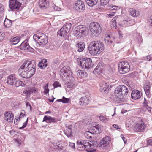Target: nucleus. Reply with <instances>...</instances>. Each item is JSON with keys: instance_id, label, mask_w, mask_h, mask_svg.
<instances>
[{"instance_id": "1", "label": "nucleus", "mask_w": 152, "mask_h": 152, "mask_svg": "<svg viewBox=\"0 0 152 152\" xmlns=\"http://www.w3.org/2000/svg\"><path fill=\"white\" fill-rule=\"evenodd\" d=\"M60 74L61 77L63 81L69 80L68 82V86L69 87H72L75 86V81L72 75V72L70 68L68 66L63 67L60 70Z\"/></svg>"}, {"instance_id": "2", "label": "nucleus", "mask_w": 152, "mask_h": 152, "mask_svg": "<svg viewBox=\"0 0 152 152\" xmlns=\"http://www.w3.org/2000/svg\"><path fill=\"white\" fill-rule=\"evenodd\" d=\"M88 50L92 55L100 54L104 49L103 44L99 41H93L88 45Z\"/></svg>"}, {"instance_id": "3", "label": "nucleus", "mask_w": 152, "mask_h": 152, "mask_svg": "<svg viewBox=\"0 0 152 152\" xmlns=\"http://www.w3.org/2000/svg\"><path fill=\"white\" fill-rule=\"evenodd\" d=\"M128 91V88L124 86L120 85L117 86L114 91V98L115 101L119 103L121 102L123 97L127 95Z\"/></svg>"}, {"instance_id": "4", "label": "nucleus", "mask_w": 152, "mask_h": 152, "mask_svg": "<svg viewBox=\"0 0 152 152\" xmlns=\"http://www.w3.org/2000/svg\"><path fill=\"white\" fill-rule=\"evenodd\" d=\"M36 63L34 61L27 60L24 62L20 68L27 71L28 74L32 76L36 71Z\"/></svg>"}, {"instance_id": "5", "label": "nucleus", "mask_w": 152, "mask_h": 152, "mask_svg": "<svg viewBox=\"0 0 152 152\" xmlns=\"http://www.w3.org/2000/svg\"><path fill=\"white\" fill-rule=\"evenodd\" d=\"M33 38L35 41L40 45H45L48 42L47 36L44 34H34Z\"/></svg>"}, {"instance_id": "6", "label": "nucleus", "mask_w": 152, "mask_h": 152, "mask_svg": "<svg viewBox=\"0 0 152 152\" xmlns=\"http://www.w3.org/2000/svg\"><path fill=\"white\" fill-rule=\"evenodd\" d=\"M71 26L72 24L71 23H66L58 31L57 35H59L63 37H65L67 36L68 33L69 32Z\"/></svg>"}, {"instance_id": "7", "label": "nucleus", "mask_w": 152, "mask_h": 152, "mask_svg": "<svg viewBox=\"0 0 152 152\" xmlns=\"http://www.w3.org/2000/svg\"><path fill=\"white\" fill-rule=\"evenodd\" d=\"M80 64V66L83 69H89L93 66L92 60L89 58H84L81 59Z\"/></svg>"}, {"instance_id": "8", "label": "nucleus", "mask_w": 152, "mask_h": 152, "mask_svg": "<svg viewBox=\"0 0 152 152\" xmlns=\"http://www.w3.org/2000/svg\"><path fill=\"white\" fill-rule=\"evenodd\" d=\"M86 32V28L83 25H80L75 28L74 34L77 38H79L84 35Z\"/></svg>"}, {"instance_id": "9", "label": "nucleus", "mask_w": 152, "mask_h": 152, "mask_svg": "<svg viewBox=\"0 0 152 152\" xmlns=\"http://www.w3.org/2000/svg\"><path fill=\"white\" fill-rule=\"evenodd\" d=\"M90 28L91 31L93 34H99L101 31V27L99 24L96 22H93L91 23Z\"/></svg>"}, {"instance_id": "10", "label": "nucleus", "mask_w": 152, "mask_h": 152, "mask_svg": "<svg viewBox=\"0 0 152 152\" xmlns=\"http://www.w3.org/2000/svg\"><path fill=\"white\" fill-rule=\"evenodd\" d=\"M21 4L17 0H10L9 1V7L12 11L19 10Z\"/></svg>"}, {"instance_id": "11", "label": "nucleus", "mask_w": 152, "mask_h": 152, "mask_svg": "<svg viewBox=\"0 0 152 152\" xmlns=\"http://www.w3.org/2000/svg\"><path fill=\"white\" fill-rule=\"evenodd\" d=\"M146 125L142 120L137 122L134 127V130L137 132H142L144 130Z\"/></svg>"}, {"instance_id": "12", "label": "nucleus", "mask_w": 152, "mask_h": 152, "mask_svg": "<svg viewBox=\"0 0 152 152\" xmlns=\"http://www.w3.org/2000/svg\"><path fill=\"white\" fill-rule=\"evenodd\" d=\"M100 86V91L104 93H107L109 89L111 88V86H110L109 84L105 82H103L101 83Z\"/></svg>"}, {"instance_id": "13", "label": "nucleus", "mask_w": 152, "mask_h": 152, "mask_svg": "<svg viewBox=\"0 0 152 152\" xmlns=\"http://www.w3.org/2000/svg\"><path fill=\"white\" fill-rule=\"evenodd\" d=\"M94 143L93 145L91 144L87 140H83L82 143H83L85 149L88 152H91L92 151L91 149L94 147V144L96 143V141H93Z\"/></svg>"}, {"instance_id": "14", "label": "nucleus", "mask_w": 152, "mask_h": 152, "mask_svg": "<svg viewBox=\"0 0 152 152\" xmlns=\"http://www.w3.org/2000/svg\"><path fill=\"white\" fill-rule=\"evenodd\" d=\"M18 72L19 75L23 78H28L32 77L28 74L27 71L24 69H21L20 68L18 69Z\"/></svg>"}, {"instance_id": "15", "label": "nucleus", "mask_w": 152, "mask_h": 152, "mask_svg": "<svg viewBox=\"0 0 152 152\" xmlns=\"http://www.w3.org/2000/svg\"><path fill=\"white\" fill-rule=\"evenodd\" d=\"M20 47L21 50L29 52H31L32 50V48L30 47L28 45V41L27 40H25L23 42Z\"/></svg>"}, {"instance_id": "16", "label": "nucleus", "mask_w": 152, "mask_h": 152, "mask_svg": "<svg viewBox=\"0 0 152 152\" xmlns=\"http://www.w3.org/2000/svg\"><path fill=\"white\" fill-rule=\"evenodd\" d=\"M14 118V115L11 112H6L4 114V118L8 122H12Z\"/></svg>"}, {"instance_id": "17", "label": "nucleus", "mask_w": 152, "mask_h": 152, "mask_svg": "<svg viewBox=\"0 0 152 152\" xmlns=\"http://www.w3.org/2000/svg\"><path fill=\"white\" fill-rule=\"evenodd\" d=\"M75 8L76 10H84L85 7L84 3L83 1L81 0L77 1L75 4Z\"/></svg>"}, {"instance_id": "18", "label": "nucleus", "mask_w": 152, "mask_h": 152, "mask_svg": "<svg viewBox=\"0 0 152 152\" xmlns=\"http://www.w3.org/2000/svg\"><path fill=\"white\" fill-rule=\"evenodd\" d=\"M104 64V63L102 62H99L94 69L93 71L94 73L96 75L97 74H100L101 73Z\"/></svg>"}, {"instance_id": "19", "label": "nucleus", "mask_w": 152, "mask_h": 152, "mask_svg": "<svg viewBox=\"0 0 152 152\" xmlns=\"http://www.w3.org/2000/svg\"><path fill=\"white\" fill-rule=\"evenodd\" d=\"M17 79L15 75L12 74L8 77L7 82L8 84L11 85H13L15 84Z\"/></svg>"}, {"instance_id": "20", "label": "nucleus", "mask_w": 152, "mask_h": 152, "mask_svg": "<svg viewBox=\"0 0 152 152\" xmlns=\"http://www.w3.org/2000/svg\"><path fill=\"white\" fill-rule=\"evenodd\" d=\"M142 94L141 92L138 90H134L131 93L132 98L134 99H137L141 97Z\"/></svg>"}, {"instance_id": "21", "label": "nucleus", "mask_w": 152, "mask_h": 152, "mask_svg": "<svg viewBox=\"0 0 152 152\" xmlns=\"http://www.w3.org/2000/svg\"><path fill=\"white\" fill-rule=\"evenodd\" d=\"M57 119L52 117L50 116L45 115L44 116L42 122H45L47 123H56L57 122Z\"/></svg>"}, {"instance_id": "22", "label": "nucleus", "mask_w": 152, "mask_h": 152, "mask_svg": "<svg viewBox=\"0 0 152 152\" xmlns=\"http://www.w3.org/2000/svg\"><path fill=\"white\" fill-rule=\"evenodd\" d=\"M91 131L92 133L97 134L101 132L102 130L99 125L98 124H96L95 126H94L91 127Z\"/></svg>"}, {"instance_id": "23", "label": "nucleus", "mask_w": 152, "mask_h": 152, "mask_svg": "<svg viewBox=\"0 0 152 152\" xmlns=\"http://www.w3.org/2000/svg\"><path fill=\"white\" fill-rule=\"evenodd\" d=\"M39 6L42 9H45L48 6L49 3L47 0H39Z\"/></svg>"}, {"instance_id": "24", "label": "nucleus", "mask_w": 152, "mask_h": 152, "mask_svg": "<svg viewBox=\"0 0 152 152\" xmlns=\"http://www.w3.org/2000/svg\"><path fill=\"white\" fill-rule=\"evenodd\" d=\"M76 46L78 52H82L85 48V44L83 42H80L76 44Z\"/></svg>"}, {"instance_id": "25", "label": "nucleus", "mask_w": 152, "mask_h": 152, "mask_svg": "<svg viewBox=\"0 0 152 152\" xmlns=\"http://www.w3.org/2000/svg\"><path fill=\"white\" fill-rule=\"evenodd\" d=\"M130 15L133 17H137L140 15L139 11L133 8H130L129 10Z\"/></svg>"}, {"instance_id": "26", "label": "nucleus", "mask_w": 152, "mask_h": 152, "mask_svg": "<svg viewBox=\"0 0 152 152\" xmlns=\"http://www.w3.org/2000/svg\"><path fill=\"white\" fill-rule=\"evenodd\" d=\"M88 99L86 97H82L79 99V104L81 105H86L88 103Z\"/></svg>"}, {"instance_id": "27", "label": "nucleus", "mask_w": 152, "mask_h": 152, "mask_svg": "<svg viewBox=\"0 0 152 152\" xmlns=\"http://www.w3.org/2000/svg\"><path fill=\"white\" fill-rule=\"evenodd\" d=\"M65 134L67 137L72 136V126L69 125L68 127H66V129L64 131Z\"/></svg>"}, {"instance_id": "28", "label": "nucleus", "mask_w": 152, "mask_h": 152, "mask_svg": "<svg viewBox=\"0 0 152 152\" xmlns=\"http://www.w3.org/2000/svg\"><path fill=\"white\" fill-rule=\"evenodd\" d=\"M119 72L122 74L128 72L129 71V66L123 67L118 68Z\"/></svg>"}, {"instance_id": "29", "label": "nucleus", "mask_w": 152, "mask_h": 152, "mask_svg": "<svg viewBox=\"0 0 152 152\" xmlns=\"http://www.w3.org/2000/svg\"><path fill=\"white\" fill-rule=\"evenodd\" d=\"M124 22L127 23L128 26H130L134 24L135 21L134 19H131V18L127 17L124 20Z\"/></svg>"}, {"instance_id": "30", "label": "nucleus", "mask_w": 152, "mask_h": 152, "mask_svg": "<svg viewBox=\"0 0 152 152\" xmlns=\"http://www.w3.org/2000/svg\"><path fill=\"white\" fill-rule=\"evenodd\" d=\"M47 61L46 59H44L42 60V61L39 62L38 64L39 67L40 68L42 69H44L45 68L47 67V64L46 63Z\"/></svg>"}, {"instance_id": "31", "label": "nucleus", "mask_w": 152, "mask_h": 152, "mask_svg": "<svg viewBox=\"0 0 152 152\" xmlns=\"http://www.w3.org/2000/svg\"><path fill=\"white\" fill-rule=\"evenodd\" d=\"M77 75L83 77H85L87 75V73L85 71L82 70H78L77 71Z\"/></svg>"}, {"instance_id": "32", "label": "nucleus", "mask_w": 152, "mask_h": 152, "mask_svg": "<svg viewBox=\"0 0 152 152\" xmlns=\"http://www.w3.org/2000/svg\"><path fill=\"white\" fill-rule=\"evenodd\" d=\"M87 4L90 6H93L96 5L98 0H86Z\"/></svg>"}, {"instance_id": "33", "label": "nucleus", "mask_w": 152, "mask_h": 152, "mask_svg": "<svg viewBox=\"0 0 152 152\" xmlns=\"http://www.w3.org/2000/svg\"><path fill=\"white\" fill-rule=\"evenodd\" d=\"M57 101L58 102H61L65 103H69L70 102L69 98H66L64 96L63 97L62 99H58Z\"/></svg>"}, {"instance_id": "34", "label": "nucleus", "mask_w": 152, "mask_h": 152, "mask_svg": "<svg viewBox=\"0 0 152 152\" xmlns=\"http://www.w3.org/2000/svg\"><path fill=\"white\" fill-rule=\"evenodd\" d=\"M82 143V141H78L77 142V146L78 149L79 150H82L85 149L84 148V144H83V143Z\"/></svg>"}, {"instance_id": "35", "label": "nucleus", "mask_w": 152, "mask_h": 152, "mask_svg": "<svg viewBox=\"0 0 152 152\" xmlns=\"http://www.w3.org/2000/svg\"><path fill=\"white\" fill-rule=\"evenodd\" d=\"M129 66L128 63L126 61H122L119 62L118 64V68L125 67Z\"/></svg>"}, {"instance_id": "36", "label": "nucleus", "mask_w": 152, "mask_h": 152, "mask_svg": "<svg viewBox=\"0 0 152 152\" xmlns=\"http://www.w3.org/2000/svg\"><path fill=\"white\" fill-rule=\"evenodd\" d=\"M11 21L8 19H5L4 22V24L5 27L9 28L12 25Z\"/></svg>"}, {"instance_id": "37", "label": "nucleus", "mask_w": 152, "mask_h": 152, "mask_svg": "<svg viewBox=\"0 0 152 152\" xmlns=\"http://www.w3.org/2000/svg\"><path fill=\"white\" fill-rule=\"evenodd\" d=\"M108 143L109 142L108 141H107V139L106 138H103L100 142V145L102 147L106 146L108 144Z\"/></svg>"}, {"instance_id": "38", "label": "nucleus", "mask_w": 152, "mask_h": 152, "mask_svg": "<svg viewBox=\"0 0 152 152\" xmlns=\"http://www.w3.org/2000/svg\"><path fill=\"white\" fill-rule=\"evenodd\" d=\"M144 102H143L144 107L146 108L148 111H150L151 108L148 105V102L146 100L145 98H144Z\"/></svg>"}, {"instance_id": "39", "label": "nucleus", "mask_w": 152, "mask_h": 152, "mask_svg": "<svg viewBox=\"0 0 152 152\" xmlns=\"http://www.w3.org/2000/svg\"><path fill=\"white\" fill-rule=\"evenodd\" d=\"M20 38L19 37H17L14 38L12 40L11 42L13 45H15L17 44L20 41Z\"/></svg>"}, {"instance_id": "40", "label": "nucleus", "mask_w": 152, "mask_h": 152, "mask_svg": "<svg viewBox=\"0 0 152 152\" xmlns=\"http://www.w3.org/2000/svg\"><path fill=\"white\" fill-rule=\"evenodd\" d=\"M14 85L16 87H18L20 86H23L24 85V84L21 81L16 80V82L15 83Z\"/></svg>"}, {"instance_id": "41", "label": "nucleus", "mask_w": 152, "mask_h": 152, "mask_svg": "<svg viewBox=\"0 0 152 152\" xmlns=\"http://www.w3.org/2000/svg\"><path fill=\"white\" fill-rule=\"evenodd\" d=\"M151 86V84L149 82H146L144 86V89H150Z\"/></svg>"}, {"instance_id": "42", "label": "nucleus", "mask_w": 152, "mask_h": 152, "mask_svg": "<svg viewBox=\"0 0 152 152\" xmlns=\"http://www.w3.org/2000/svg\"><path fill=\"white\" fill-rule=\"evenodd\" d=\"M31 94L36 93L37 91V89L34 87H30L28 88Z\"/></svg>"}, {"instance_id": "43", "label": "nucleus", "mask_w": 152, "mask_h": 152, "mask_svg": "<svg viewBox=\"0 0 152 152\" xmlns=\"http://www.w3.org/2000/svg\"><path fill=\"white\" fill-rule=\"evenodd\" d=\"M105 42L107 44H110L112 42V41L110 39V37L109 35H108L106 37V39H105Z\"/></svg>"}, {"instance_id": "44", "label": "nucleus", "mask_w": 152, "mask_h": 152, "mask_svg": "<svg viewBox=\"0 0 152 152\" xmlns=\"http://www.w3.org/2000/svg\"><path fill=\"white\" fill-rule=\"evenodd\" d=\"M99 118L100 121L104 122H106L109 119L104 116L100 115L99 117Z\"/></svg>"}, {"instance_id": "45", "label": "nucleus", "mask_w": 152, "mask_h": 152, "mask_svg": "<svg viewBox=\"0 0 152 152\" xmlns=\"http://www.w3.org/2000/svg\"><path fill=\"white\" fill-rule=\"evenodd\" d=\"M44 93L45 94H46L47 93H48L49 91V89L48 88V84L44 86Z\"/></svg>"}, {"instance_id": "46", "label": "nucleus", "mask_w": 152, "mask_h": 152, "mask_svg": "<svg viewBox=\"0 0 152 152\" xmlns=\"http://www.w3.org/2000/svg\"><path fill=\"white\" fill-rule=\"evenodd\" d=\"M91 134V132L89 131H86L85 133V136L87 139H90L92 138V137L90 135Z\"/></svg>"}, {"instance_id": "47", "label": "nucleus", "mask_w": 152, "mask_h": 152, "mask_svg": "<svg viewBox=\"0 0 152 152\" xmlns=\"http://www.w3.org/2000/svg\"><path fill=\"white\" fill-rule=\"evenodd\" d=\"M109 0H100L101 4L103 6L105 5L109 2Z\"/></svg>"}, {"instance_id": "48", "label": "nucleus", "mask_w": 152, "mask_h": 152, "mask_svg": "<svg viewBox=\"0 0 152 152\" xmlns=\"http://www.w3.org/2000/svg\"><path fill=\"white\" fill-rule=\"evenodd\" d=\"M145 93L147 96L149 97L150 94V89H144Z\"/></svg>"}, {"instance_id": "49", "label": "nucleus", "mask_w": 152, "mask_h": 152, "mask_svg": "<svg viewBox=\"0 0 152 152\" xmlns=\"http://www.w3.org/2000/svg\"><path fill=\"white\" fill-rule=\"evenodd\" d=\"M28 118H27L26 120L25 121V122L23 124V125L22 127H20L19 128V129H21L23 128H24L26 127L27 125V124L28 123Z\"/></svg>"}, {"instance_id": "50", "label": "nucleus", "mask_w": 152, "mask_h": 152, "mask_svg": "<svg viewBox=\"0 0 152 152\" xmlns=\"http://www.w3.org/2000/svg\"><path fill=\"white\" fill-rule=\"evenodd\" d=\"M53 86L54 88H57V87H61V85L58 82H56L53 84Z\"/></svg>"}, {"instance_id": "51", "label": "nucleus", "mask_w": 152, "mask_h": 152, "mask_svg": "<svg viewBox=\"0 0 152 152\" xmlns=\"http://www.w3.org/2000/svg\"><path fill=\"white\" fill-rule=\"evenodd\" d=\"M5 34L4 33L2 32L0 33V41L3 40L4 38Z\"/></svg>"}, {"instance_id": "52", "label": "nucleus", "mask_w": 152, "mask_h": 152, "mask_svg": "<svg viewBox=\"0 0 152 152\" xmlns=\"http://www.w3.org/2000/svg\"><path fill=\"white\" fill-rule=\"evenodd\" d=\"M120 8L119 7L116 6H113L111 8L112 10H115L116 9H119Z\"/></svg>"}, {"instance_id": "53", "label": "nucleus", "mask_w": 152, "mask_h": 152, "mask_svg": "<svg viewBox=\"0 0 152 152\" xmlns=\"http://www.w3.org/2000/svg\"><path fill=\"white\" fill-rule=\"evenodd\" d=\"M24 115H25V114H24L22 112H21L20 113V115L18 118L19 120L23 117Z\"/></svg>"}, {"instance_id": "54", "label": "nucleus", "mask_w": 152, "mask_h": 152, "mask_svg": "<svg viewBox=\"0 0 152 152\" xmlns=\"http://www.w3.org/2000/svg\"><path fill=\"white\" fill-rule=\"evenodd\" d=\"M147 144L148 145L152 146V140H149L147 141Z\"/></svg>"}, {"instance_id": "55", "label": "nucleus", "mask_w": 152, "mask_h": 152, "mask_svg": "<svg viewBox=\"0 0 152 152\" xmlns=\"http://www.w3.org/2000/svg\"><path fill=\"white\" fill-rule=\"evenodd\" d=\"M146 60L149 61H151V55L147 56L146 57Z\"/></svg>"}, {"instance_id": "56", "label": "nucleus", "mask_w": 152, "mask_h": 152, "mask_svg": "<svg viewBox=\"0 0 152 152\" xmlns=\"http://www.w3.org/2000/svg\"><path fill=\"white\" fill-rule=\"evenodd\" d=\"M4 10V7L1 4H0V12H1Z\"/></svg>"}, {"instance_id": "57", "label": "nucleus", "mask_w": 152, "mask_h": 152, "mask_svg": "<svg viewBox=\"0 0 152 152\" xmlns=\"http://www.w3.org/2000/svg\"><path fill=\"white\" fill-rule=\"evenodd\" d=\"M54 10L56 11H59L61 10V8L59 7L56 6H54Z\"/></svg>"}, {"instance_id": "58", "label": "nucleus", "mask_w": 152, "mask_h": 152, "mask_svg": "<svg viewBox=\"0 0 152 152\" xmlns=\"http://www.w3.org/2000/svg\"><path fill=\"white\" fill-rule=\"evenodd\" d=\"M24 92L25 94L27 95H30L31 94L28 89V90H26L25 91H24Z\"/></svg>"}, {"instance_id": "59", "label": "nucleus", "mask_w": 152, "mask_h": 152, "mask_svg": "<svg viewBox=\"0 0 152 152\" xmlns=\"http://www.w3.org/2000/svg\"><path fill=\"white\" fill-rule=\"evenodd\" d=\"M54 145V149H59V145H56V144H55Z\"/></svg>"}, {"instance_id": "60", "label": "nucleus", "mask_w": 152, "mask_h": 152, "mask_svg": "<svg viewBox=\"0 0 152 152\" xmlns=\"http://www.w3.org/2000/svg\"><path fill=\"white\" fill-rule=\"evenodd\" d=\"M70 146L72 147V148L75 149V144L73 143H71Z\"/></svg>"}, {"instance_id": "61", "label": "nucleus", "mask_w": 152, "mask_h": 152, "mask_svg": "<svg viewBox=\"0 0 152 152\" xmlns=\"http://www.w3.org/2000/svg\"><path fill=\"white\" fill-rule=\"evenodd\" d=\"M110 18H111L114 15V13L113 12L111 14H109L107 15Z\"/></svg>"}, {"instance_id": "62", "label": "nucleus", "mask_w": 152, "mask_h": 152, "mask_svg": "<svg viewBox=\"0 0 152 152\" xmlns=\"http://www.w3.org/2000/svg\"><path fill=\"white\" fill-rule=\"evenodd\" d=\"M148 21L149 23L150 24L151 26H152V17L150 18L148 20Z\"/></svg>"}, {"instance_id": "63", "label": "nucleus", "mask_w": 152, "mask_h": 152, "mask_svg": "<svg viewBox=\"0 0 152 152\" xmlns=\"http://www.w3.org/2000/svg\"><path fill=\"white\" fill-rule=\"evenodd\" d=\"M55 99V98H54L53 96H52V99H49V101L50 102H53L54 99Z\"/></svg>"}, {"instance_id": "64", "label": "nucleus", "mask_w": 152, "mask_h": 152, "mask_svg": "<svg viewBox=\"0 0 152 152\" xmlns=\"http://www.w3.org/2000/svg\"><path fill=\"white\" fill-rule=\"evenodd\" d=\"M26 105L27 107L28 106H29L30 107V109H31V105L30 104V103L29 102H26Z\"/></svg>"}]
</instances>
